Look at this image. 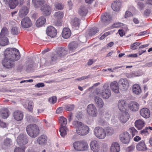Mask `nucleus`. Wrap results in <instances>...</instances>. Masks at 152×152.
Masks as SVG:
<instances>
[{
    "instance_id": "obj_1",
    "label": "nucleus",
    "mask_w": 152,
    "mask_h": 152,
    "mask_svg": "<svg viewBox=\"0 0 152 152\" xmlns=\"http://www.w3.org/2000/svg\"><path fill=\"white\" fill-rule=\"evenodd\" d=\"M4 58L15 59L18 60L20 58V55L18 50L15 48H8L4 51Z\"/></svg>"
},
{
    "instance_id": "obj_2",
    "label": "nucleus",
    "mask_w": 152,
    "mask_h": 152,
    "mask_svg": "<svg viewBox=\"0 0 152 152\" xmlns=\"http://www.w3.org/2000/svg\"><path fill=\"white\" fill-rule=\"evenodd\" d=\"M26 130L28 135L31 137L35 138L39 133V128L35 124H30L26 127Z\"/></svg>"
},
{
    "instance_id": "obj_3",
    "label": "nucleus",
    "mask_w": 152,
    "mask_h": 152,
    "mask_svg": "<svg viewBox=\"0 0 152 152\" xmlns=\"http://www.w3.org/2000/svg\"><path fill=\"white\" fill-rule=\"evenodd\" d=\"M73 145L74 148L79 151H87L89 148L88 143L84 141L75 142Z\"/></svg>"
},
{
    "instance_id": "obj_4",
    "label": "nucleus",
    "mask_w": 152,
    "mask_h": 152,
    "mask_svg": "<svg viewBox=\"0 0 152 152\" xmlns=\"http://www.w3.org/2000/svg\"><path fill=\"white\" fill-rule=\"evenodd\" d=\"M94 131L95 136L100 139H104L106 136L105 129L102 127L98 126L95 127Z\"/></svg>"
},
{
    "instance_id": "obj_5",
    "label": "nucleus",
    "mask_w": 152,
    "mask_h": 152,
    "mask_svg": "<svg viewBox=\"0 0 152 152\" xmlns=\"http://www.w3.org/2000/svg\"><path fill=\"white\" fill-rule=\"evenodd\" d=\"M15 59H12L4 58L2 61V64L7 69H10L14 68L15 66V62L18 61Z\"/></svg>"
},
{
    "instance_id": "obj_6",
    "label": "nucleus",
    "mask_w": 152,
    "mask_h": 152,
    "mask_svg": "<svg viewBox=\"0 0 152 152\" xmlns=\"http://www.w3.org/2000/svg\"><path fill=\"white\" fill-rule=\"evenodd\" d=\"M88 114L92 117H96L97 115V111L95 106L93 104H89L87 108Z\"/></svg>"
},
{
    "instance_id": "obj_7",
    "label": "nucleus",
    "mask_w": 152,
    "mask_h": 152,
    "mask_svg": "<svg viewBox=\"0 0 152 152\" xmlns=\"http://www.w3.org/2000/svg\"><path fill=\"white\" fill-rule=\"evenodd\" d=\"M131 137L130 135L127 132L122 133L119 135L120 139L121 142L125 144L129 143Z\"/></svg>"
},
{
    "instance_id": "obj_8",
    "label": "nucleus",
    "mask_w": 152,
    "mask_h": 152,
    "mask_svg": "<svg viewBox=\"0 0 152 152\" xmlns=\"http://www.w3.org/2000/svg\"><path fill=\"white\" fill-rule=\"evenodd\" d=\"M17 142L18 144L20 145L26 144L28 142L27 136L26 134H20L17 137Z\"/></svg>"
},
{
    "instance_id": "obj_9",
    "label": "nucleus",
    "mask_w": 152,
    "mask_h": 152,
    "mask_svg": "<svg viewBox=\"0 0 152 152\" xmlns=\"http://www.w3.org/2000/svg\"><path fill=\"white\" fill-rule=\"evenodd\" d=\"M120 89L123 91L126 90L129 88V83L128 80L126 79H121L118 81Z\"/></svg>"
},
{
    "instance_id": "obj_10",
    "label": "nucleus",
    "mask_w": 152,
    "mask_h": 152,
    "mask_svg": "<svg viewBox=\"0 0 152 152\" xmlns=\"http://www.w3.org/2000/svg\"><path fill=\"white\" fill-rule=\"evenodd\" d=\"M89 131L88 127L84 124L79 129H76L77 133L80 135H86L89 132Z\"/></svg>"
},
{
    "instance_id": "obj_11",
    "label": "nucleus",
    "mask_w": 152,
    "mask_h": 152,
    "mask_svg": "<svg viewBox=\"0 0 152 152\" xmlns=\"http://www.w3.org/2000/svg\"><path fill=\"white\" fill-rule=\"evenodd\" d=\"M21 25L22 28H27L31 27L32 23L30 19L28 17H26L22 20Z\"/></svg>"
},
{
    "instance_id": "obj_12",
    "label": "nucleus",
    "mask_w": 152,
    "mask_h": 152,
    "mask_svg": "<svg viewBox=\"0 0 152 152\" xmlns=\"http://www.w3.org/2000/svg\"><path fill=\"white\" fill-rule=\"evenodd\" d=\"M129 115L127 111L121 112V113L119 114V120L122 123H125L129 119Z\"/></svg>"
},
{
    "instance_id": "obj_13",
    "label": "nucleus",
    "mask_w": 152,
    "mask_h": 152,
    "mask_svg": "<svg viewBox=\"0 0 152 152\" xmlns=\"http://www.w3.org/2000/svg\"><path fill=\"white\" fill-rule=\"evenodd\" d=\"M104 89L102 91L100 94L101 96L103 99H107L110 96L111 92L109 88L105 86H104Z\"/></svg>"
},
{
    "instance_id": "obj_14",
    "label": "nucleus",
    "mask_w": 152,
    "mask_h": 152,
    "mask_svg": "<svg viewBox=\"0 0 152 152\" xmlns=\"http://www.w3.org/2000/svg\"><path fill=\"white\" fill-rule=\"evenodd\" d=\"M57 31L53 26H50L47 28L46 33L47 35L53 38L55 37L57 34Z\"/></svg>"
},
{
    "instance_id": "obj_15",
    "label": "nucleus",
    "mask_w": 152,
    "mask_h": 152,
    "mask_svg": "<svg viewBox=\"0 0 152 152\" xmlns=\"http://www.w3.org/2000/svg\"><path fill=\"white\" fill-rule=\"evenodd\" d=\"M55 19L59 24L61 23V20L64 16V12L62 11H58L55 12L53 15Z\"/></svg>"
},
{
    "instance_id": "obj_16",
    "label": "nucleus",
    "mask_w": 152,
    "mask_h": 152,
    "mask_svg": "<svg viewBox=\"0 0 152 152\" xmlns=\"http://www.w3.org/2000/svg\"><path fill=\"white\" fill-rule=\"evenodd\" d=\"M91 149L93 152H99L100 147L98 142L96 140L92 141L90 143Z\"/></svg>"
},
{
    "instance_id": "obj_17",
    "label": "nucleus",
    "mask_w": 152,
    "mask_h": 152,
    "mask_svg": "<svg viewBox=\"0 0 152 152\" xmlns=\"http://www.w3.org/2000/svg\"><path fill=\"white\" fill-rule=\"evenodd\" d=\"M140 115L145 118H148L150 116L149 110L147 108H143L140 110Z\"/></svg>"
},
{
    "instance_id": "obj_18",
    "label": "nucleus",
    "mask_w": 152,
    "mask_h": 152,
    "mask_svg": "<svg viewBox=\"0 0 152 152\" xmlns=\"http://www.w3.org/2000/svg\"><path fill=\"white\" fill-rule=\"evenodd\" d=\"M67 49L64 47H58L57 49L56 52L60 58L66 55L67 53Z\"/></svg>"
},
{
    "instance_id": "obj_19",
    "label": "nucleus",
    "mask_w": 152,
    "mask_h": 152,
    "mask_svg": "<svg viewBox=\"0 0 152 152\" xmlns=\"http://www.w3.org/2000/svg\"><path fill=\"white\" fill-rule=\"evenodd\" d=\"M41 10L42 14L45 16L50 15L51 12V8L48 5H45L42 6L41 8Z\"/></svg>"
},
{
    "instance_id": "obj_20",
    "label": "nucleus",
    "mask_w": 152,
    "mask_h": 152,
    "mask_svg": "<svg viewBox=\"0 0 152 152\" xmlns=\"http://www.w3.org/2000/svg\"><path fill=\"white\" fill-rule=\"evenodd\" d=\"M110 150L111 152H119L120 146L118 142H113L111 144Z\"/></svg>"
},
{
    "instance_id": "obj_21",
    "label": "nucleus",
    "mask_w": 152,
    "mask_h": 152,
    "mask_svg": "<svg viewBox=\"0 0 152 152\" xmlns=\"http://www.w3.org/2000/svg\"><path fill=\"white\" fill-rule=\"evenodd\" d=\"M95 103L96 106L99 108H102L104 105V102L102 99L98 96L94 98Z\"/></svg>"
},
{
    "instance_id": "obj_22",
    "label": "nucleus",
    "mask_w": 152,
    "mask_h": 152,
    "mask_svg": "<svg viewBox=\"0 0 152 152\" xmlns=\"http://www.w3.org/2000/svg\"><path fill=\"white\" fill-rule=\"evenodd\" d=\"M126 102L124 100H120L118 102V107L119 110L121 112L127 111L126 110Z\"/></svg>"
},
{
    "instance_id": "obj_23",
    "label": "nucleus",
    "mask_w": 152,
    "mask_h": 152,
    "mask_svg": "<svg viewBox=\"0 0 152 152\" xmlns=\"http://www.w3.org/2000/svg\"><path fill=\"white\" fill-rule=\"evenodd\" d=\"M23 115V113L20 111L17 110L13 113L14 118L17 121H20L22 120Z\"/></svg>"
},
{
    "instance_id": "obj_24",
    "label": "nucleus",
    "mask_w": 152,
    "mask_h": 152,
    "mask_svg": "<svg viewBox=\"0 0 152 152\" xmlns=\"http://www.w3.org/2000/svg\"><path fill=\"white\" fill-rule=\"evenodd\" d=\"M121 6V3L120 1L118 0H116L112 3L111 7L113 10L118 11L120 10Z\"/></svg>"
},
{
    "instance_id": "obj_25",
    "label": "nucleus",
    "mask_w": 152,
    "mask_h": 152,
    "mask_svg": "<svg viewBox=\"0 0 152 152\" xmlns=\"http://www.w3.org/2000/svg\"><path fill=\"white\" fill-rule=\"evenodd\" d=\"M69 50L70 53L75 52L78 47L77 43L75 42H72L69 45Z\"/></svg>"
},
{
    "instance_id": "obj_26",
    "label": "nucleus",
    "mask_w": 152,
    "mask_h": 152,
    "mask_svg": "<svg viewBox=\"0 0 152 152\" xmlns=\"http://www.w3.org/2000/svg\"><path fill=\"white\" fill-rule=\"evenodd\" d=\"M46 22L45 18L44 16H41L39 17L36 20V25L38 27L42 26Z\"/></svg>"
},
{
    "instance_id": "obj_27",
    "label": "nucleus",
    "mask_w": 152,
    "mask_h": 152,
    "mask_svg": "<svg viewBox=\"0 0 152 152\" xmlns=\"http://www.w3.org/2000/svg\"><path fill=\"white\" fill-rule=\"evenodd\" d=\"M118 85V83L116 81H114L110 83V88L114 92L118 93L119 92Z\"/></svg>"
},
{
    "instance_id": "obj_28",
    "label": "nucleus",
    "mask_w": 152,
    "mask_h": 152,
    "mask_svg": "<svg viewBox=\"0 0 152 152\" xmlns=\"http://www.w3.org/2000/svg\"><path fill=\"white\" fill-rule=\"evenodd\" d=\"M47 137L46 136L42 135L39 137L37 140V142L39 145H43L47 142Z\"/></svg>"
},
{
    "instance_id": "obj_29",
    "label": "nucleus",
    "mask_w": 152,
    "mask_h": 152,
    "mask_svg": "<svg viewBox=\"0 0 152 152\" xmlns=\"http://www.w3.org/2000/svg\"><path fill=\"white\" fill-rule=\"evenodd\" d=\"M139 104L137 102H132L130 103L129 107L130 110L133 111H136L139 108Z\"/></svg>"
},
{
    "instance_id": "obj_30",
    "label": "nucleus",
    "mask_w": 152,
    "mask_h": 152,
    "mask_svg": "<svg viewBox=\"0 0 152 152\" xmlns=\"http://www.w3.org/2000/svg\"><path fill=\"white\" fill-rule=\"evenodd\" d=\"M28 12V8L26 6L23 7L19 12V16L21 18L26 15Z\"/></svg>"
},
{
    "instance_id": "obj_31",
    "label": "nucleus",
    "mask_w": 152,
    "mask_h": 152,
    "mask_svg": "<svg viewBox=\"0 0 152 152\" xmlns=\"http://www.w3.org/2000/svg\"><path fill=\"white\" fill-rule=\"evenodd\" d=\"M136 148L139 151H144L147 148L144 141L142 140L139 142L136 145Z\"/></svg>"
},
{
    "instance_id": "obj_32",
    "label": "nucleus",
    "mask_w": 152,
    "mask_h": 152,
    "mask_svg": "<svg viewBox=\"0 0 152 152\" xmlns=\"http://www.w3.org/2000/svg\"><path fill=\"white\" fill-rule=\"evenodd\" d=\"M71 35V32L69 28H65L63 30L62 35L63 37L64 38H69Z\"/></svg>"
},
{
    "instance_id": "obj_33",
    "label": "nucleus",
    "mask_w": 152,
    "mask_h": 152,
    "mask_svg": "<svg viewBox=\"0 0 152 152\" xmlns=\"http://www.w3.org/2000/svg\"><path fill=\"white\" fill-rule=\"evenodd\" d=\"M135 126L139 130L142 129L145 125V122L142 120L138 119L135 121Z\"/></svg>"
},
{
    "instance_id": "obj_34",
    "label": "nucleus",
    "mask_w": 152,
    "mask_h": 152,
    "mask_svg": "<svg viewBox=\"0 0 152 152\" xmlns=\"http://www.w3.org/2000/svg\"><path fill=\"white\" fill-rule=\"evenodd\" d=\"M132 91L136 95H139L142 92L140 86L137 84H135L132 86Z\"/></svg>"
},
{
    "instance_id": "obj_35",
    "label": "nucleus",
    "mask_w": 152,
    "mask_h": 152,
    "mask_svg": "<svg viewBox=\"0 0 152 152\" xmlns=\"http://www.w3.org/2000/svg\"><path fill=\"white\" fill-rule=\"evenodd\" d=\"M9 115V111L7 108L2 109L0 111V116L4 119L7 118Z\"/></svg>"
},
{
    "instance_id": "obj_36",
    "label": "nucleus",
    "mask_w": 152,
    "mask_h": 152,
    "mask_svg": "<svg viewBox=\"0 0 152 152\" xmlns=\"http://www.w3.org/2000/svg\"><path fill=\"white\" fill-rule=\"evenodd\" d=\"M101 20L104 22L109 21L111 19V16L109 14L104 13L101 17Z\"/></svg>"
},
{
    "instance_id": "obj_37",
    "label": "nucleus",
    "mask_w": 152,
    "mask_h": 152,
    "mask_svg": "<svg viewBox=\"0 0 152 152\" xmlns=\"http://www.w3.org/2000/svg\"><path fill=\"white\" fill-rule=\"evenodd\" d=\"M88 12V10L86 7L84 6H82L79 8L78 13L81 16H85Z\"/></svg>"
},
{
    "instance_id": "obj_38",
    "label": "nucleus",
    "mask_w": 152,
    "mask_h": 152,
    "mask_svg": "<svg viewBox=\"0 0 152 152\" xmlns=\"http://www.w3.org/2000/svg\"><path fill=\"white\" fill-rule=\"evenodd\" d=\"M9 43L8 39L7 37H0V45L4 46Z\"/></svg>"
},
{
    "instance_id": "obj_39",
    "label": "nucleus",
    "mask_w": 152,
    "mask_h": 152,
    "mask_svg": "<svg viewBox=\"0 0 152 152\" xmlns=\"http://www.w3.org/2000/svg\"><path fill=\"white\" fill-rule=\"evenodd\" d=\"M18 3V2L17 0H9L8 2L10 7L11 9H14Z\"/></svg>"
},
{
    "instance_id": "obj_40",
    "label": "nucleus",
    "mask_w": 152,
    "mask_h": 152,
    "mask_svg": "<svg viewBox=\"0 0 152 152\" xmlns=\"http://www.w3.org/2000/svg\"><path fill=\"white\" fill-rule=\"evenodd\" d=\"M44 0H32V3L36 7H38L43 4Z\"/></svg>"
},
{
    "instance_id": "obj_41",
    "label": "nucleus",
    "mask_w": 152,
    "mask_h": 152,
    "mask_svg": "<svg viewBox=\"0 0 152 152\" xmlns=\"http://www.w3.org/2000/svg\"><path fill=\"white\" fill-rule=\"evenodd\" d=\"M83 124L82 122L77 121H73L72 123L73 127L76 129H79L81 126H82Z\"/></svg>"
},
{
    "instance_id": "obj_42",
    "label": "nucleus",
    "mask_w": 152,
    "mask_h": 152,
    "mask_svg": "<svg viewBox=\"0 0 152 152\" xmlns=\"http://www.w3.org/2000/svg\"><path fill=\"white\" fill-rule=\"evenodd\" d=\"M58 121L59 123L61 124V127L65 126L67 123L66 119L62 116L59 118Z\"/></svg>"
},
{
    "instance_id": "obj_43",
    "label": "nucleus",
    "mask_w": 152,
    "mask_h": 152,
    "mask_svg": "<svg viewBox=\"0 0 152 152\" xmlns=\"http://www.w3.org/2000/svg\"><path fill=\"white\" fill-rule=\"evenodd\" d=\"M27 64V66L26 68V70L28 71L31 70L33 68V67L36 65V64H34L33 61L31 60L28 61Z\"/></svg>"
},
{
    "instance_id": "obj_44",
    "label": "nucleus",
    "mask_w": 152,
    "mask_h": 152,
    "mask_svg": "<svg viewBox=\"0 0 152 152\" xmlns=\"http://www.w3.org/2000/svg\"><path fill=\"white\" fill-rule=\"evenodd\" d=\"M9 34V31L6 27H3L0 33V37H6Z\"/></svg>"
},
{
    "instance_id": "obj_45",
    "label": "nucleus",
    "mask_w": 152,
    "mask_h": 152,
    "mask_svg": "<svg viewBox=\"0 0 152 152\" xmlns=\"http://www.w3.org/2000/svg\"><path fill=\"white\" fill-rule=\"evenodd\" d=\"M67 130V129L65 126H61L60 129L59 131L60 132L61 135L63 137L66 134V132Z\"/></svg>"
},
{
    "instance_id": "obj_46",
    "label": "nucleus",
    "mask_w": 152,
    "mask_h": 152,
    "mask_svg": "<svg viewBox=\"0 0 152 152\" xmlns=\"http://www.w3.org/2000/svg\"><path fill=\"white\" fill-rule=\"evenodd\" d=\"M71 24L75 27L78 26L79 24V20L78 18H75L71 21Z\"/></svg>"
},
{
    "instance_id": "obj_47",
    "label": "nucleus",
    "mask_w": 152,
    "mask_h": 152,
    "mask_svg": "<svg viewBox=\"0 0 152 152\" xmlns=\"http://www.w3.org/2000/svg\"><path fill=\"white\" fill-rule=\"evenodd\" d=\"M105 129L106 134H107V135H111L114 133V130L111 128L107 127Z\"/></svg>"
},
{
    "instance_id": "obj_48",
    "label": "nucleus",
    "mask_w": 152,
    "mask_h": 152,
    "mask_svg": "<svg viewBox=\"0 0 152 152\" xmlns=\"http://www.w3.org/2000/svg\"><path fill=\"white\" fill-rule=\"evenodd\" d=\"M99 31L98 29L96 27H93L92 28L89 33V35L90 36H91L95 34L96 33Z\"/></svg>"
},
{
    "instance_id": "obj_49",
    "label": "nucleus",
    "mask_w": 152,
    "mask_h": 152,
    "mask_svg": "<svg viewBox=\"0 0 152 152\" xmlns=\"http://www.w3.org/2000/svg\"><path fill=\"white\" fill-rule=\"evenodd\" d=\"M11 33L14 35H17L19 32L17 26H13L11 29Z\"/></svg>"
},
{
    "instance_id": "obj_50",
    "label": "nucleus",
    "mask_w": 152,
    "mask_h": 152,
    "mask_svg": "<svg viewBox=\"0 0 152 152\" xmlns=\"http://www.w3.org/2000/svg\"><path fill=\"white\" fill-rule=\"evenodd\" d=\"M129 131L132 134L133 137H134L135 134H137L138 132L137 131L134 127L130 128L129 129Z\"/></svg>"
},
{
    "instance_id": "obj_51",
    "label": "nucleus",
    "mask_w": 152,
    "mask_h": 152,
    "mask_svg": "<svg viewBox=\"0 0 152 152\" xmlns=\"http://www.w3.org/2000/svg\"><path fill=\"white\" fill-rule=\"evenodd\" d=\"M34 107V103L32 101H30L28 103V109L30 112H32Z\"/></svg>"
},
{
    "instance_id": "obj_52",
    "label": "nucleus",
    "mask_w": 152,
    "mask_h": 152,
    "mask_svg": "<svg viewBox=\"0 0 152 152\" xmlns=\"http://www.w3.org/2000/svg\"><path fill=\"white\" fill-rule=\"evenodd\" d=\"M60 58H61L58 55L57 53L56 52V53L52 54L51 59L53 61H56L57 60L59 59Z\"/></svg>"
},
{
    "instance_id": "obj_53",
    "label": "nucleus",
    "mask_w": 152,
    "mask_h": 152,
    "mask_svg": "<svg viewBox=\"0 0 152 152\" xmlns=\"http://www.w3.org/2000/svg\"><path fill=\"white\" fill-rule=\"evenodd\" d=\"M12 140L10 139L7 138L4 140V144L6 146H9L12 144Z\"/></svg>"
},
{
    "instance_id": "obj_54",
    "label": "nucleus",
    "mask_w": 152,
    "mask_h": 152,
    "mask_svg": "<svg viewBox=\"0 0 152 152\" xmlns=\"http://www.w3.org/2000/svg\"><path fill=\"white\" fill-rule=\"evenodd\" d=\"M74 108V106L73 104H69L65 106V109L68 111H71Z\"/></svg>"
},
{
    "instance_id": "obj_55",
    "label": "nucleus",
    "mask_w": 152,
    "mask_h": 152,
    "mask_svg": "<svg viewBox=\"0 0 152 152\" xmlns=\"http://www.w3.org/2000/svg\"><path fill=\"white\" fill-rule=\"evenodd\" d=\"M141 44V43L135 42L131 45V48L133 50H135L137 48V46H139Z\"/></svg>"
},
{
    "instance_id": "obj_56",
    "label": "nucleus",
    "mask_w": 152,
    "mask_h": 152,
    "mask_svg": "<svg viewBox=\"0 0 152 152\" xmlns=\"http://www.w3.org/2000/svg\"><path fill=\"white\" fill-rule=\"evenodd\" d=\"M142 75V74H139L138 72H136L134 73H132L129 75L128 77L129 78L133 77H134L139 76Z\"/></svg>"
},
{
    "instance_id": "obj_57",
    "label": "nucleus",
    "mask_w": 152,
    "mask_h": 152,
    "mask_svg": "<svg viewBox=\"0 0 152 152\" xmlns=\"http://www.w3.org/2000/svg\"><path fill=\"white\" fill-rule=\"evenodd\" d=\"M55 7L57 9L61 10L63 9L64 5L61 4L57 3L55 4Z\"/></svg>"
},
{
    "instance_id": "obj_58",
    "label": "nucleus",
    "mask_w": 152,
    "mask_h": 152,
    "mask_svg": "<svg viewBox=\"0 0 152 152\" xmlns=\"http://www.w3.org/2000/svg\"><path fill=\"white\" fill-rule=\"evenodd\" d=\"M48 100L50 103L54 104L56 102V97L55 96H52V97L50 98Z\"/></svg>"
},
{
    "instance_id": "obj_59",
    "label": "nucleus",
    "mask_w": 152,
    "mask_h": 152,
    "mask_svg": "<svg viewBox=\"0 0 152 152\" xmlns=\"http://www.w3.org/2000/svg\"><path fill=\"white\" fill-rule=\"evenodd\" d=\"M27 121L29 123H32L35 122V118L34 117L31 116H27Z\"/></svg>"
},
{
    "instance_id": "obj_60",
    "label": "nucleus",
    "mask_w": 152,
    "mask_h": 152,
    "mask_svg": "<svg viewBox=\"0 0 152 152\" xmlns=\"http://www.w3.org/2000/svg\"><path fill=\"white\" fill-rule=\"evenodd\" d=\"M151 12V9H147L145 10L144 12V15L145 17L148 16Z\"/></svg>"
},
{
    "instance_id": "obj_61",
    "label": "nucleus",
    "mask_w": 152,
    "mask_h": 152,
    "mask_svg": "<svg viewBox=\"0 0 152 152\" xmlns=\"http://www.w3.org/2000/svg\"><path fill=\"white\" fill-rule=\"evenodd\" d=\"M148 129V127H146L145 129H144L140 131V134H143L145 135L148 134V132L147 131Z\"/></svg>"
},
{
    "instance_id": "obj_62",
    "label": "nucleus",
    "mask_w": 152,
    "mask_h": 152,
    "mask_svg": "<svg viewBox=\"0 0 152 152\" xmlns=\"http://www.w3.org/2000/svg\"><path fill=\"white\" fill-rule=\"evenodd\" d=\"M123 26V24L120 23H114L112 26V28H118Z\"/></svg>"
},
{
    "instance_id": "obj_63",
    "label": "nucleus",
    "mask_w": 152,
    "mask_h": 152,
    "mask_svg": "<svg viewBox=\"0 0 152 152\" xmlns=\"http://www.w3.org/2000/svg\"><path fill=\"white\" fill-rule=\"evenodd\" d=\"M145 7V5L143 3L141 2H139L138 3V7L140 10H142Z\"/></svg>"
},
{
    "instance_id": "obj_64",
    "label": "nucleus",
    "mask_w": 152,
    "mask_h": 152,
    "mask_svg": "<svg viewBox=\"0 0 152 152\" xmlns=\"http://www.w3.org/2000/svg\"><path fill=\"white\" fill-rule=\"evenodd\" d=\"M14 152H24V150L22 148H17L15 149Z\"/></svg>"
}]
</instances>
